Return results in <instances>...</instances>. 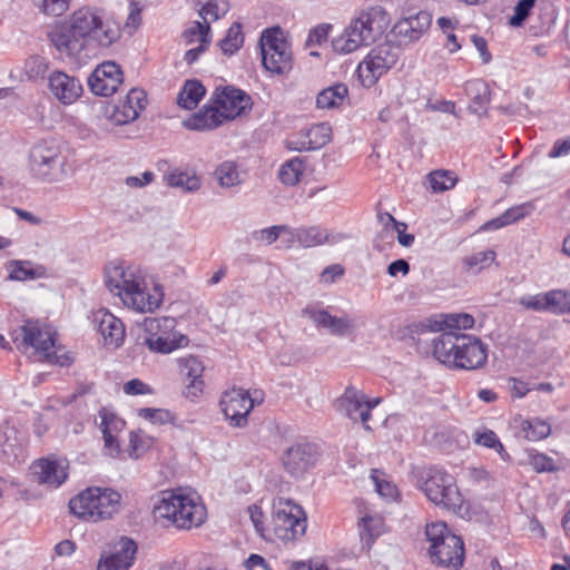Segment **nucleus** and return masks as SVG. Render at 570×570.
Returning a JSON list of instances; mask_svg holds the SVG:
<instances>
[{
	"instance_id": "obj_1",
	"label": "nucleus",
	"mask_w": 570,
	"mask_h": 570,
	"mask_svg": "<svg viewBox=\"0 0 570 570\" xmlns=\"http://www.w3.org/2000/svg\"><path fill=\"white\" fill-rule=\"evenodd\" d=\"M48 38L60 56L79 60L99 48H109L120 38V30L106 19L102 9L82 7L53 27Z\"/></svg>"
},
{
	"instance_id": "obj_2",
	"label": "nucleus",
	"mask_w": 570,
	"mask_h": 570,
	"mask_svg": "<svg viewBox=\"0 0 570 570\" xmlns=\"http://www.w3.org/2000/svg\"><path fill=\"white\" fill-rule=\"evenodd\" d=\"M105 283L121 302L140 313H151L164 301L163 286L151 282V289L144 271L137 266L112 264L107 266Z\"/></svg>"
},
{
	"instance_id": "obj_3",
	"label": "nucleus",
	"mask_w": 570,
	"mask_h": 570,
	"mask_svg": "<svg viewBox=\"0 0 570 570\" xmlns=\"http://www.w3.org/2000/svg\"><path fill=\"white\" fill-rule=\"evenodd\" d=\"M433 356L441 363L462 370H478L488 360V346L476 336L443 331L431 340Z\"/></svg>"
},
{
	"instance_id": "obj_4",
	"label": "nucleus",
	"mask_w": 570,
	"mask_h": 570,
	"mask_svg": "<svg viewBox=\"0 0 570 570\" xmlns=\"http://www.w3.org/2000/svg\"><path fill=\"white\" fill-rule=\"evenodd\" d=\"M386 13L380 7H372L351 19L341 35L333 38L332 46L337 53H351L377 41L387 28Z\"/></svg>"
},
{
	"instance_id": "obj_5",
	"label": "nucleus",
	"mask_w": 570,
	"mask_h": 570,
	"mask_svg": "<svg viewBox=\"0 0 570 570\" xmlns=\"http://www.w3.org/2000/svg\"><path fill=\"white\" fill-rule=\"evenodd\" d=\"M154 515L164 527L188 530L204 522L206 510L194 497L165 492L154 508Z\"/></svg>"
},
{
	"instance_id": "obj_6",
	"label": "nucleus",
	"mask_w": 570,
	"mask_h": 570,
	"mask_svg": "<svg viewBox=\"0 0 570 570\" xmlns=\"http://www.w3.org/2000/svg\"><path fill=\"white\" fill-rule=\"evenodd\" d=\"M419 487L438 507L459 513L463 499L453 475L439 466L424 468L419 472Z\"/></svg>"
},
{
	"instance_id": "obj_7",
	"label": "nucleus",
	"mask_w": 570,
	"mask_h": 570,
	"mask_svg": "<svg viewBox=\"0 0 570 570\" xmlns=\"http://www.w3.org/2000/svg\"><path fill=\"white\" fill-rule=\"evenodd\" d=\"M55 335L49 327L41 325L38 321H26L22 326L11 333V338L21 352L27 353L32 348V354L46 362L60 366L69 365L68 356L57 355Z\"/></svg>"
},
{
	"instance_id": "obj_8",
	"label": "nucleus",
	"mask_w": 570,
	"mask_h": 570,
	"mask_svg": "<svg viewBox=\"0 0 570 570\" xmlns=\"http://www.w3.org/2000/svg\"><path fill=\"white\" fill-rule=\"evenodd\" d=\"M425 535L430 542L429 553L433 563L449 570H459L463 567V540L451 533L444 522L428 524Z\"/></svg>"
},
{
	"instance_id": "obj_9",
	"label": "nucleus",
	"mask_w": 570,
	"mask_h": 570,
	"mask_svg": "<svg viewBox=\"0 0 570 570\" xmlns=\"http://www.w3.org/2000/svg\"><path fill=\"white\" fill-rule=\"evenodd\" d=\"M120 498L111 489L88 488L69 501V509L83 520L97 522L119 512Z\"/></svg>"
},
{
	"instance_id": "obj_10",
	"label": "nucleus",
	"mask_w": 570,
	"mask_h": 570,
	"mask_svg": "<svg viewBox=\"0 0 570 570\" xmlns=\"http://www.w3.org/2000/svg\"><path fill=\"white\" fill-rule=\"evenodd\" d=\"M67 157L52 139L36 142L29 153V166L35 177L46 181H59L66 174Z\"/></svg>"
},
{
	"instance_id": "obj_11",
	"label": "nucleus",
	"mask_w": 570,
	"mask_h": 570,
	"mask_svg": "<svg viewBox=\"0 0 570 570\" xmlns=\"http://www.w3.org/2000/svg\"><path fill=\"white\" fill-rule=\"evenodd\" d=\"M261 53L264 68L276 75L288 72L293 67L289 45L283 38L282 29L274 27L262 33Z\"/></svg>"
},
{
	"instance_id": "obj_12",
	"label": "nucleus",
	"mask_w": 570,
	"mask_h": 570,
	"mask_svg": "<svg viewBox=\"0 0 570 570\" xmlns=\"http://www.w3.org/2000/svg\"><path fill=\"white\" fill-rule=\"evenodd\" d=\"M176 325L173 317L146 318L145 328L148 335L144 338L142 345L150 352L169 354L173 351L188 345L189 340L180 333H170Z\"/></svg>"
},
{
	"instance_id": "obj_13",
	"label": "nucleus",
	"mask_w": 570,
	"mask_h": 570,
	"mask_svg": "<svg viewBox=\"0 0 570 570\" xmlns=\"http://www.w3.org/2000/svg\"><path fill=\"white\" fill-rule=\"evenodd\" d=\"M273 530L277 539L287 542L302 537L306 531L303 509L291 500H279L273 513Z\"/></svg>"
},
{
	"instance_id": "obj_14",
	"label": "nucleus",
	"mask_w": 570,
	"mask_h": 570,
	"mask_svg": "<svg viewBox=\"0 0 570 570\" xmlns=\"http://www.w3.org/2000/svg\"><path fill=\"white\" fill-rule=\"evenodd\" d=\"M397 58L396 50L390 45L372 49L357 67V77L361 83L366 88L375 85L380 77L396 63Z\"/></svg>"
},
{
	"instance_id": "obj_15",
	"label": "nucleus",
	"mask_w": 570,
	"mask_h": 570,
	"mask_svg": "<svg viewBox=\"0 0 570 570\" xmlns=\"http://www.w3.org/2000/svg\"><path fill=\"white\" fill-rule=\"evenodd\" d=\"M255 405V400L243 389H232L224 393L220 400L222 411L230 424L243 428L247 424V416Z\"/></svg>"
},
{
	"instance_id": "obj_16",
	"label": "nucleus",
	"mask_w": 570,
	"mask_h": 570,
	"mask_svg": "<svg viewBox=\"0 0 570 570\" xmlns=\"http://www.w3.org/2000/svg\"><path fill=\"white\" fill-rule=\"evenodd\" d=\"M379 402L380 399L367 400L366 395L354 386H347L340 397V405L344 414L354 422L360 421L366 430H370L366 423L371 417V411Z\"/></svg>"
},
{
	"instance_id": "obj_17",
	"label": "nucleus",
	"mask_w": 570,
	"mask_h": 570,
	"mask_svg": "<svg viewBox=\"0 0 570 570\" xmlns=\"http://www.w3.org/2000/svg\"><path fill=\"white\" fill-rule=\"evenodd\" d=\"M318 460L317 446L312 443H297L283 454V465L293 476H303L313 469Z\"/></svg>"
},
{
	"instance_id": "obj_18",
	"label": "nucleus",
	"mask_w": 570,
	"mask_h": 570,
	"mask_svg": "<svg viewBox=\"0 0 570 570\" xmlns=\"http://www.w3.org/2000/svg\"><path fill=\"white\" fill-rule=\"evenodd\" d=\"M121 83V68L114 61L100 63L88 78V86L97 96L109 97L117 91Z\"/></svg>"
},
{
	"instance_id": "obj_19",
	"label": "nucleus",
	"mask_w": 570,
	"mask_h": 570,
	"mask_svg": "<svg viewBox=\"0 0 570 570\" xmlns=\"http://www.w3.org/2000/svg\"><path fill=\"white\" fill-rule=\"evenodd\" d=\"M68 461L48 456L38 460L32 465V474L39 484L49 488L60 487L68 478Z\"/></svg>"
},
{
	"instance_id": "obj_20",
	"label": "nucleus",
	"mask_w": 570,
	"mask_h": 570,
	"mask_svg": "<svg viewBox=\"0 0 570 570\" xmlns=\"http://www.w3.org/2000/svg\"><path fill=\"white\" fill-rule=\"evenodd\" d=\"M303 315L307 316L317 327L326 330L334 336H347L355 332L356 325L348 315L334 316L325 309L306 307Z\"/></svg>"
},
{
	"instance_id": "obj_21",
	"label": "nucleus",
	"mask_w": 570,
	"mask_h": 570,
	"mask_svg": "<svg viewBox=\"0 0 570 570\" xmlns=\"http://www.w3.org/2000/svg\"><path fill=\"white\" fill-rule=\"evenodd\" d=\"M214 102L218 105L227 120L235 119L252 107L250 97L245 91L230 86L223 88L220 91L217 88Z\"/></svg>"
},
{
	"instance_id": "obj_22",
	"label": "nucleus",
	"mask_w": 570,
	"mask_h": 570,
	"mask_svg": "<svg viewBox=\"0 0 570 570\" xmlns=\"http://www.w3.org/2000/svg\"><path fill=\"white\" fill-rule=\"evenodd\" d=\"M48 86L53 97L63 105L72 104L82 92L80 81L63 71H53L48 78Z\"/></svg>"
},
{
	"instance_id": "obj_23",
	"label": "nucleus",
	"mask_w": 570,
	"mask_h": 570,
	"mask_svg": "<svg viewBox=\"0 0 570 570\" xmlns=\"http://www.w3.org/2000/svg\"><path fill=\"white\" fill-rule=\"evenodd\" d=\"M136 552V542L128 538H121L115 552L101 556L97 570H128L132 564Z\"/></svg>"
},
{
	"instance_id": "obj_24",
	"label": "nucleus",
	"mask_w": 570,
	"mask_h": 570,
	"mask_svg": "<svg viewBox=\"0 0 570 570\" xmlns=\"http://www.w3.org/2000/svg\"><path fill=\"white\" fill-rule=\"evenodd\" d=\"M147 105V95L142 89L132 88L126 99L115 107L112 119L117 125L135 121Z\"/></svg>"
},
{
	"instance_id": "obj_25",
	"label": "nucleus",
	"mask_w": 570,
	"mask_h": 570,
	"mask_svg": "<svg viewBox=\"0 0 570 570\" xmlns=\"http://www.w3.org/2000/svg\"><path fill=\"white\" fill-rule=\"evenodd\" d=\"M432 18L426 11L400 19L393 27L394 33L406 42L417 41L429 29Z\"/></svg>"
},
{
	"instance_id": "obj_26",
	"label": "nucleus",
	"mask_w": 570,
	"mask_h": 570,
	"mask_svg": "<svg viewBox=\"0 0 570 570\" xmlns=\"http://www.w3.org/2000/svg\"><path fill=\"white\" fill-rule=\"evenodd\" d=\"M331 132L332 129L327 124H317L308 128L302 138L292 140L288 145L297 151L316 150L330 142Z\"/></svg>"
},
{
	"instance_id": "obj_27",
	"label": "nucleus",
	"mask_w": 570,
	"mask_h": 570,
	"mask_svg": "<svg viewBox=\"0 0 570 570\" xmlns=\"http://www.w3.org/2000/svg\"><path fill=\"white\" fill-rule=\"evenodd\" d=\"M294 236L296 240H298V245L304 248L320 246L324 243L334 244L346 238L344 234H330L320 226L297 227V232Z\"/></svg>"
},
{
	"instance_id": "obj_28",
	"label": "nucleus",
	"mask_w": 570,
	"mask_h": 570,
	"mask_svg": "<svg viewBox=\"0 0 570 570\" xmlns=\"http://www.w3.org/2000/svg\"><path fill=\"white\" fill-rule=\"evenodd\" d=\"M224 120L226 119L218 105H205L197 114L185 120L184 126L191 130H210L220 126Z\"/></svg>"
},
{
	"instance_id": "obj_29",
	"label": "nucleus",
	"mask_w": 570,
	"mask_h": 570,
	"mask_svg": "<svg viewBox=\"0 0 570 570\" xmlns=\"http://www.w3.org/2000/svg\"><path fill=\"white\" fill-rule=\"evenodd\" d=\"M465 91L471 98L469 110L479 116L488 112L490 104V88L488 83L481 79H475L466 82Z\"/></svg>"
},
{
	"instance_id": "obj_30",
	"label": "nucleus",
	"mask_w": 570,
	"mask_h": 570,
	"mask_svg": "<svg viewBox=\"0 0 570 570\" xmlns=\"http://www.w3.org/2000/svg\"><path fill=\"white\" fill-rule=\"evenodd\" d=\"M178 364L181 374L190 379V383L187 385V395L197 396L204 386L202 376L205 367L203 363L197 357L189 355L187 357L179 358Z\"/></svg>"
},
{
	"instance_id": "obj_31",
	"label": "nucleus",
	"mask_w": 570,
	"mask_h": 570,
	"mask_svg": "<svg viewBox=\"0 0 570 570\" xmlns=\"http://www.w3.org/2000/svg\"><path fill=\"white\" fill-rule=\"evenodd\" d=\"M98 331L105 340V344L119 346L125 338V326L118 317L109 312H104L98 320Z\"/></svg>"
},
{
	"instance_id": "obj_32",
	"label": "nucleus",
	"mask_w": 570,
	"mask_h": 570,
	"mask_svg": "<svg viewBox=\"0 0 570 570\" xmlns=\"http://www.w3.org/2000/svg\"><path fill=\"white\" fill-rule=\"evenodd\" d=\"M348 88L345 83H335L323 89L316 97V106L320 109H332L342 106L347 98Z\"/></svg>"
},
{
	"instance_id": "obj_33",
	"label": "nucleus",
	"mask_w": 570,
	"mask_h": 570,
	"mask_svg": "<svg viewBox=\"0 0 570 570\" xmlns=\"http://www.w3.org/2000/svg\"><path fill=\"white\" fill-rule=\"evenodd\" d=\"M205 92V87L198 80H187L178 95L177 104L184 109H194Z\"/></svg>"
},
{
	"instance_id": "obj_34",
	"label": "nucleus",
	"mask_w": 570,
	"mask_h": 570,
	"mask_svg": "<svg viewBox=\"0 0 570 570\" xmlns=\"http://www.w3.org/2000/svg\"><path fill=\"white\" fill-rule=\"evenodd\" d=\"M170 187L181 188L185 191H196L200 188V178L195 173L173 170L165 176Z\"/></svg>"
},
{
	"instance_id": "obj_35",
	"label": "nucleus",
	"mask_w": 570,
	"mask_h": 570,
	"mask_svg": "<svg viewBox=\"0 0 570 570\" xmlns=\"http://www.w3.org/2000/svg\"><path fill=\"white\" fill-rule=\"evenodd\" d=\"M495 259L494 250L478 252L472 255L465 256L462 259L465 272L471 274H479L484 268L489 267Z\"/></svg>"
},
{
	"instance_id": "obj_36",
	"label": "nucleus",
	"mask_w": 570,
	"mask_h": 570,
	"mask_svg": "<svg viewBox=\"0 0 570 570\" xmlns=\"http://www.w3.org/2000/svg\"><path fill=\"white\" fill-rule=\"evenodd\" d=\"M215 177L222 187H234L242 184L243 178L233 161L222 163L215 170Z\"/></svg>"
},
{
	"instance_id": "obj_37",
	"label": "nucleus",
	"mask_w": 570,
	"mask_h": 570,
	"mask_svg": "<svg viewBox=\"0 0 570 570\" xmlns=\"http://www.w3.org/2000/svg\"><path fill=\"white\" fill-rule=\"evenodd\" d=\"M29 261H10L7 264L9 271V279L11 281H27L35 279L42 275L37 268L31 266Z\"/></svg>"
},
{
	"instance_id": "obj_38",
	"label": "nucleus",
	"mask_w": 570,
	"mask_h": 570,
	"mask_svg": "<svg viewBox=\"0 0 570 570\" xmlns=\"http://www.w3.org/2000/svg\"><path fill=\"white\" fill-rule=\"evenodd\" d=\"M527 215V209L524 205L515 206L505 210L502 215L497 218H493L487 222L481 229L490 230V229H499L501 227L508 226L512 223L518 222Z\"/></svg>"
},
{
	"instance_id": "obj_39",
	"label": "nucleus",
	"mask_w": 570,
	"mask_h": 570,
	"mask_svg": "<svg viewBox=\"0 0 570 570\" xmlns=\"http://www.w3.org/2000/svg\"><path fill=\"white\" fill-rule=\"evenodd\" d=\"M521 431L525 439L530 441H539L550 435L551 426L547 421L535 417L524 421L522 423Z\"/></svg>"
},
{
	"instance_id": "obj_40",
	"label": "nucleus",
	"mask_w": 570,
	"mask_h": 570,
	"mask_svg": "<svg viewBox=\"0 0 570 570\" xmlns=\"http://www.w3.org/2000/svg\"><path fill=\"white\" fill-rule=\"evenodd\" d=\"M243 42L242 24L235 22L227 30L226 37L219 41V46L224 53L233 55L243 46Z\"/></svg>"
},
{
	"instance_id": "obj_41",
	"label": "nucleus",
	"mask_w": 570,
	"mask_h": 570,
	"mask_svg": "<svg viewBox=\"0 0 570 570\" xmlns=\"http://www.w3.org/2000/svg\"><path fill=\"white\" fill-rule=\"evenodd\" d=\"M428 180L434 193H442L453 188L458 179L453 171L435 170L428 176Z\"/></svg>"
},
{
	"instance_id": "obj_42",
	"label": "nucleus",
	"mask_w": 570,
	"mask_h": 570,
	"mask_svg": "<svg viewBox=\"0 0 570 570\" xmlns=\"http://www.w3.org/2000/svg\"><path fill=\"white\" fill-rule=\"evenodd\" d=\"M304 164L299 158H293L286 161L279 169L278 176L283 184L294 186L299 181L303 174Z\"/></svg>"
},
{
	"instance_id": "obj_43",
	"label": "nucleus",
	"mask_w": 570,
	"mask_h": 570,
	"mask_svg": "<svg viewBox=\"0 0 570 570\" xmlns=\"http://www.w3.org/2000/svg\"><path fill=\"white\" fill-rule=\"evenodd\" d=\"M227 11L228 6L224 0H206L202 3L199 16L203 18L204 22L209 26L210 22L225 16Z\"/></svg>"
},
{
	"instance_id": "obj_44",
	"label": "nucleus",
	"mask_w": 570,
	"mask_h": 570,
	"mask_svg": "<svg viewBox=\"0 0 570 570\" xmlns=\"http://www.w3.org/2000/svg\"><path fill=\"white\" fill-rule=\"evenodd\" d=\"M548 312L566 314L570 312V294L564 291H551L546 294Z\"/></svg>"
},
{
	"instance_id": "obj_45",
	"label": "nucleus",
	"mask_w": 570,
	"mask_h": 570,
	"mask_svg": "<svg viewBox=\"0 0 570 570\" xmlns=\"http://www.w3.org/2000/svg\"><path fill=\"white\" fill-rule=\"evenodd\" d=\"M2 455L9 464L19 463L24 455L23 445L17 441L16 436L6 433V440L2 443Z\"/></svg>"
},
{
	"instance_id": "obj_46",
	"label": "nucleus",
	"mask_w": 570,
	"mask_h": 570,
	"mask_svg": "<svg viewBox=\"0 0 570 570\" xmlns=\"http://www.w3.org/2000/svg\"><path fill=\"white\" fill-rule=\"evenodd\" d=\"M473 438L476 444L489 449H494L502 458L508 456L503 444L500 442L499 438L492 430H485L483 432L476 431Z\"/></svg>"
},
{
	"instance_id": "obj_47",
	"label": "nucleus",
	"mask_w": 570,
	"mask_h": 570,
	"mask_svg": "<svg viewBox=\"0 0 570 570\" xmlns=\"http://www.w3.org/2000/svg\"><path fill=\"white\" fill-rule=\"evenodd\" d=\"M99 415L101 417L100 428L102 433L117 434L125 428V421L106 409H102Z\"/></svg>"
},
{
	"instance_id": "obj_48",
	"label": "nucleus",
	"mask_w": 570,
	"mask_h": 570,
	"mask_svg": "<svg viewBox=\"0 0 570 570\" xmlns=\"http://www.w3.org/2000/svg\"><path fill=\"white\" fill-rule=\"evenodd\" d=\"M138 415L155 424H166L174 422V414L165 409L144 407L138 411Z\"/></svg>"
},
{
	"instance_id": "obj_49",
	"label": "nucleus",
	"mask_w": 570,
	"mask_h": 570,
	"mask_svg": "<svg viewBox=\"0 0 570 570\" xmlns=\"http://www.w3.org/2000/svg\"><path fill=\"white\" fill-rule=\"evenodd\" d=\"M185 38L188 43L199 41V43L210 42V27L205 22H195L193 27L185 31Z\"/></svg>"
},
{
	"instance_id": "obj_50",
	"label": "nucleus",
	"mask_w": 570,
	"mask_h": 570,
	"mask_svg": "<svg viewBox=\"0 0 570 570\" xmlns=\"http://www.w3.org/2000/svg\"><path fill=\"white\" fill-rule=\"evenodd\" d=\"M444 325L449 331L460 332L461 330L472 328L474 325V318L472 315L466 313L451 314L445 316Z\"/></svg>"
},
{
	"instance_id": "obj_51",
	"label": "nucleus",
	"mask_w": 570,
	"mask_h": 570,
	"mask_svg": "<svg viewBox=\"0 0 570 570\" xmlns=\"http://www.w3.org/2000/svg\"><path fill=\"white\" fill-rule=\"evenodd\" d=\"M535 0H519L514 7V12L509 19V24L512 27H520L529 17Z\"/></svg>"
},
{
	"instance_id": "obj_52",
	"label": "nucleus",
	"mask_w": 570,
	"mask_h": 570,
	"mask_svg": "<svg viewBox=\"0 0 570 570\" xmlns=\"http://www.w3.org/2000/svg\"><path fill=\"white\" fill-rule=\"evenodd\" d=\"M379 523L380 521L375 520L372 517L362 518L360 535L361 540L365 541L367 547H370L374 538L380 534V531L376 528Z\"/></svg>"
},
{
	"instance_id": "obj_53",
	"label": "nucleus",
	"mask_w": 570,
	"mask_h": 570,
	"mask_svg": "<svg viewBox=\"0 0 570 570\" xmlns=\"http://www.w3.org/2000/svg\"><path fill=\"white\" fill-rule=\"evenodd\" d=\"M379 222L383 225V229L380 234L381 237L393 238L394 228L403 227L406 229V224L397 222L390 213H379L377 214Z\"/></svg>"
},
{
	"instance_id": "obj_54",
	"label": "nucleus",
	"mask_w": 570,
	"mask_h": 570,
	"mask_svg": "<svg viewBox=\"0 0 570 570\" xmlns=\"http://www.w3.org/2000/svg\"><path fill=\"white\" fill-rule=\"evenodd\" d=\"M282 230H286V228L283 225H274L268 228L255 230L253 233V238L257 242L271 245L275 243L277 238L282 235Z\"/></svg>"
},
{
	"instance_id": "obj_55",
	"label": "nucleus",
	"mask_w": 570,
	"mask_h": 570,
	"mask_svg": "<svg viewBox=\"0 0 570 570\" xmlns=\"http://www.w3.org/2000/svg\"><path fill=\"white\" fill-rule=\"evenodd\" d=\"M530 464L537 472H556L559 470L554 461L543 453L531 455Z\"/></svg>"
},
{
	"instance_id": "obj_56",
	"label": "nucleus",
	"mask_w": 570,
	"mask_h": 570,
	"mask_svg": "<svg viewBox=\"0 0 570 570\" xmlns=\"http://www.w3.org/2000/svg\"><path fill=\"white\" fill-rule=\"evenodd\" d=\"M377 473H379L377 470H373L372 475H371V478L375 484L376 491L383 498L393 499L396 495V487L389 481L380 479Z\"/></svg>"
},
{
	"instance_id": "obj_57",
	"label": "nucleus",
	"mask_w": 570,
	"mask_h": 570,
	"mask_svg": "<svg viewBox=\"0 0 570 570\" xmlns=\"http://www.w3.org/2000/svg\"><path fill=\"white\" fill-rule=\"evenodd\" d=\"M69 8V0H43L41 10L46 14L59 17Z\"/></svg>"
},
{
	"instance_id": "obj_58",
	"label": "nucleus",
	"mask_w": 570,
	"mask_h": 570,
	"mask_svg": "<svg viewBox=\"0 0 570 570\" xmlns=\"http://www.w3.org/2000/svg\"><path fill=\"white\" fill-rule=\"evenodd\" d=\"M124 392L128 395H140L150 392V389L147 384L138 379H132L125 383Z\"/></svg>"
},
{
	"instance_id": "obj_59",
	"label": "nucleus",
	"mask_w": 570,
	"mask_h": 570,
	"mask_svg": "<svg viewBox=\"0 0 570 570\" xmlns=\"http://www.w3.org/2000/svg\"><path fill=\"white\" fill-rule=\"evenodd\" d=\"M330 29V24H321L315 27L308 35L307 45H321L324 40H326Z\"/></svg>"
},
{
	"instance_id": "obj_60",
	"label": "nucleus",
	"mask_w": 570,
	"mask_h": 570,
	"mask_svg": "<svg viewBox=\"0 0 570 570\" xmlns=\"http://www.w3.org/2000/svg\"><path fill=\"white\" fill-rule=\"evenodd\" d=\"M570 154V138L559 139L554 141L551 150L549 151V158H559Z\"/></svg>"
},
{
	"instance_id": "obj_61",
	"label": "nucleus",
	"mask_w": 570,
	"mask_h": 570,
	"mask_svg": "<svg viewBox=\"0 0 570 570\" xmlns=\"http://www.w3.org/2000/svg\"><path fill=\"white\" fill-rule=\"evenodd\" d=\"M522 305H524L527 308L533 309V311H548L547 308V302H546V294L544 295H535L528 298H523L521 301Z\"/></svg>"
},
{
	"instance_id": "obj_62",
	"label": "nucleus",
	"mask_w": 570,
	"mask_h": 570,
	"mask_svg": "<svg viewBox=\"0 0 570 570\" xmlns=\"http://www.w3.org/2000/svg\"><path fill=\"white\" fill-rule=\"evenodd\" d=\"M343 273L344 268L338 264L327 266L321 274V281L324 283H333L337 277L342 276Z\"/></svg>"
},
{
	"instance_id": "obj_63",
	"label": "nucleus",
	"mask_w": 570,
	"mask_h": 570,
	"mask_svg": "<svg viewBox=\"0 0 570 570\" xmlns=\"http://www.w3.org/2000/svg\"><path fill=\"white\" fill-rule=\"evenodd\" d=\"M471 40H472L474 47L476 48V50L480 52V56H481L483 62L484 63L490 62L491 53L488 50L485 39L481 36L474 35V36H472Z\"/></svg>"
},
{
	"instance_id": "obj_64",
	"label": "nucleus",
	"mask_w": 570,
	"mask_h": 570,
	"mask_svg": "<svg viewBox=\"0 0 570 570\" xmlns=\"http://www.w3.org/2000/svg\"><path fill=\"white\" fill-rule=\"evenodd\" d=\"M409 272L410 264L403 258L396 259L387 266V274L392 277H395L399 273L406 275Z\"/></svg>"
}]
</instances>
